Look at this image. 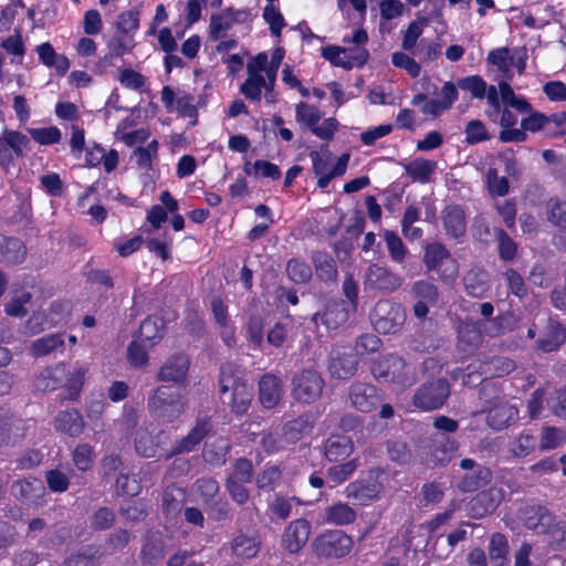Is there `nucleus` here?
I'll return each mask as SVG.
<instances>
[{
	"label": "nucleus",
	"mask_w": 566,
	"mask_h": 566,
	"mask_svg": "<svg viewBox=\"0 0 566 566\" xmlns=\"http://www.w3.org/2000/svg\"><path fill=\"white\" fill-rule=\"evenodd\" d=\"M384 480L385 473L381 470L371 471L368 479L349 483L346 488V495L348 499L366 505L377 500L382 493Z\"/></svg>",
	"instance_id": "12"
},
{
	"label": "nucleus",
	"mask_w": 566,
	"mask_h": 566,
	"mask_svg": "<svg viewBox=\"0 0 566 566\" xmlns=\"http://www.w3.org/2000/svg\"><path fill=\"white\" fill-rule=\"evenodd\" d=\"M496 238L500 258L505 261L513 260L517 250L516 243L503 229H496Z\"/></svg>",
	"instance_id": "61"
},
{
	"label": "nucleus",
	"mask_w": 566,
	"mask_h": 566,
	"mask_svg": "<svg viewBox=\"0 0 566 566\" xmlns=\"http://www.w3.org/2000/svg\"><path fill=\"white\" fill-rule=\"evenodd\" d=\"M147 407L154 418L169 423L185 412L186 401L179 391L161 385L149 394Z\"/></svg>",
	"instance_id": "2"
},
{
	"label": "nucleus",
	"mask_w": 566,
	"mask_h": 566,
	"mask_svg": "<svg viewBox=\"0 0 566 566\" xmlns=\"http://www.w3.org/2000/svg\"><path fill=\"white\" fill-rule=\"evenodd\" d=\"M355 518L356 512L346 503L331 505L324 511V520L329 524L346 525L353 523Z\"/></svg>",
	"instance_id": "38"
},
{
	"label": "nucleus",
	"mask_w": 566,
	"mask_h": 566,
	"mask_svg": "<svg viewBox=\"0 0 566 566\" xmlns=\"http://www.w3.org/2000/svg\"><path fill=\"white\" fill-rule=\"evenodd\" d=\"M53 424L56 431L70 437L80 436L85 426L82 415L76 409L61 411Z\"/></svg>",
	"instance_id": "21"
},
{
	"label": "nucleus",
	"mask_w": 566,
	"mask_h": 566,
	"mask_svg": "<svg viewBox=\"0 0 566 566\" xmlns=\"http://www.w3.org/2000/svg\"><path fill=\"white\" fill-rule=\"evenodd\" d=\"M64 337L63 334H50L34 340L31 345V354L35 357L46 356L57 348L63 347Z\"/></svg>",
	"instance_id": "43"
},
{
	"label": "nucleus",
	"mask_w": 566,
	"mask_h": 566,
	"mask_svg": "<svg viewBox=\"0 0 566 566\" xmlns=\"http://www.w3.org/2000/svg\"><path fill=\"white\" fill-rule=\"evenodd\" d=\"M244 170L249 175L270 178L272 180H277L281 177V170L279 166L266 160H256L252 168L247 167Z\"/></svg>",
	"instance_id": "57"
},
{
	"label": "nucleus",
	"mask_w": 566,
	"mask_h": 566,
	"mask_svg": "<svg viewBox=\"0 0 566 566\" xmlns=\"http://www.w3.org/2000/svg\"><path fill=\"white\" fill-rule=\"evenodd\" d=\"M465 291L473 297H483L490 289L489 274L480 269L470 270L463 277Z\"/></svg>",
	"instance_id": "33"
},
{
	"label": "nucleus",
	"mask_w": 566,
	"mask_h": 566,
	"mask_svg": "<svg viewBox=\"0 0 566 566\" xmlns=\"http://www.w3.org/2000/svg\"><path fill=\"white\" fill-rule=\"evenodd\" d=\"M403 283V279L389 268L377 263L370 264L364 273V287L366 291L390 294Z\"/></svg>",
	"instance_id": "8"
},
{
	"label": "nucleus",
	"mask_w": 566,
	"mask_h": 566,
	"mask_svg": "<svg viewBox=\"0 0 566 566\" xmlns=\"http://www.w3.org/2000/svg\"><path fill=\"white\" fill-rule=\"evenodd\" d=\"M537 446V439L528 431H523L509 443V451L514 458H525L531 454Z\"/></svg>",
	"instance_id": "39"
},
{
	"label": "nucleus",
	"mask_w": 566,
	"mask_h": 566,
	"mask_svg": "<svg viewBox=\"0 0 566 566\" xmlns=\"http://www.w3.org/2000/svg\"><path fill=\"white\" fill-rule=\"evenodd\" d=\"M322 114L317 107L300 102L295 107V119L298 124L310 128L319 123Z\"/></svg>",
	"instance_id": "47"
},
{
	"label": "nucleus",
	"mask_w": 566,
	"mask_h": 566,
	"mask_svg": "<svg viewBox=\"0 0 566 566\" xmlns=\"http://www.w3.org/2000/svg\"><path fill=\"white\" fill-rule=\"evenodd\" d=\"M548 220L557 227H566V201L551 200L548 202Z\"/></svg>",
	"instance_id": "64"
},
{
	"label": "nucleus",
	"mask_w": 566,
	"mask_h": 566,
	"mask_svg": "<svg viewBox=\"0 0 566 566\" xmlns=\"http://www.w3.org/2000/svg\"><path fill=\"white\" fill-rule=\"evenodd\" d=\"M44 488L38 479H25L15 481L11 486L12 494L21 501H32L40 496Z\"/></svg>",
	"instance_id": "37"
},
{
	"label": "nucleus",
	"mask_w": 566,
	"mask_h": 566,
	"mask_svg": "<svg viewBox=\"0 0 566 566\" xmlns=\"http://www.w3.org/2000/svg\"><path fill=\"white\" fill-rule=\"evenodd\" d=\"M313 262L317 276L323 281H333L337 275L336 263L332 256L324 252H316Z\"/></svg>",
	"instance_id": "46"
},
{
	"label": "nucleus",
	"mask_w": 566,
	"mask_h": 566,
	"mask_svg": "<svg viewBox=\"0 0 566 566\" xmlns=\"http://www.w3.org/2000/svg\"><path fill=\"white\" fill-rule=\"evenodd\" d=\"M249 17L248 10L226 9L210 18L209 33L213 40L226 36L227 31L238 22H244Z\"/></svg>",
	"instance_id": "15"
},
{
	"label": "nucleus",
	"mask_w": 566,
	"mask_h": 566,
	"mask_svg": "<svg viewBox=\"0 0 566 566\" xmlns=\"http://www.w3.org/2000/svg\"><path fill=\"white\" fill-rule=\"evenodd\" d=\"M60 386H66V366L57 364L43 370L35 380L39 390H54Z\"/></svg>",
	"instance_id": "26"
},
{
	"label": "nucleus",
	"mask_w": 566,
	"mask_h": 566,
	"mask_svg": "<svg viewBox=\"0 0 566 566\" xmlns=\"http://www.w3.org/2000/svg\"><path fill=\"white\" fill-rule=\"evenodd\" d=\"M406 174L415 182L428 184L438 168L436 160L416 158L403 166Z\"/></svg>",
	"instance_id": "27"
},
{
	"label": "nucleus",
	"mask_w": 566,
	"mask_h": 566,
	"mask_svg": "<svg viewBox=\"0 0 566 566\" xmlns=\"http://www.w3.org/2000/svg\"><path fill=\"white\" fill-rule=\"evenodd\" d=\"M311 533V524L298 518L291 522L282 535V545L291 554L300 552L307 543Z\"/></svg>",
	"instance_id": "16"
},
{
	"label": "nucleus",
	"mask_w": 566,
	"mask_h": 566,
	"mask_svg": "<svg viewBox=\"0 0 566 566\" xmlns=\"http://www.w3.org/2000/svg\"><path fill=\"white\" fill-rule=\"evenodd\" d=\"M423 262L428 270H436L441 279L453 281L458 276V262L441 243H430L424 249Z\"/></svg>",
	"instance_id": "9"
},
{
	"label": "nucleus",
	"mask_w": 566,
	"mask_h": 566,
	"mask_svg": "<svg viewBox=\"0 0 566 566\" xmlns=\"http://www.w3.org/2000/svg\"><path fill=\"white\" fill-rule=\"evenodd\" d=\"M281 479V471L277 467H266L256 476V486L261 490H273Z\"/></svg>",
	"instance_id": "62"
},
{
	"label": "nucleus",
	"mask_w": 566,
	"mask_h": 566,
	"mask_svg": "<svg viewBox=\"0 0 566 566\" xmlns=\"http://www.w3.org/2000/svg\"><path fill=\"white\" fill-rule=\"evenodd\" d=\"M370 321L378 333H396L406 321V311L400 304L382 300L376 303Z\"/></svg>",
	"instance_id": "7"
},
{
	"label": "nucleus",
	"mask_w": 566,
	"mask_h": 566,
	"mask_svg": "<svg viewBox=\"0 0 566 566\" xmlns=\"http://www.w3.org/2000/svg\"><path fill=\"white\" fill-rule=\"evenodd\" d=\"M410 293L417 301H424L429 304H436L439 297L437 286L426 280H419L415 282L411 286Z\"/></svg>",
	"instance_id": "49"
},
{
	"label": "nucleus",
	"mask_w": 566,
	"mask_h": 566,
	"mask_svg": "<svg viewBox=\"0 0 566 566\" xmlns=\"http://www.w3.org/2000/svg\"><path fill=\"white\" fill-rule=\"evenodd\" d=\"M484 336L482 331L481 321L478 322H463L459 327V340L468 347L478 346Z\"/></svg>",
	"instance_id": "44"
},
{
	"label": "nucleus",
	"mask_w": 566,
	"mask_h": 566,
	"mask_svg": "<svg viewBox=\"0 0 566 566\" xmlns=\"http://www.w3.org/2000/svg\"><path fill=\"white\" fill-rule=\"evenodd\" d=\"M488 61L497 66V69L504 73L506 80L512 78L511 67L513 65V59L509 56L507 49H497L491 51L488 55Z\"/></svg>",
	"instance_id": "56"
},
{
	"label": "nucleus",
	"mask_w": 566,
	"mask_h": 566,
	"mask_svg": "<svg viewBox=\"0 0 566 566\" xmlns=\"http://www.w3.org/2000/svg\"><path fill=\"white\" fill-rule=\"evenodd\" d=\"M369 38L366 30L356 29L352 35L343 39L345 46L329 45L322 49V56L329 61L334 66L352 70L364 66L369 53L366 44Z\"/></svg>",
	"instance_id": "1"
},
{
	"label": "nucleus",
	"mask_w": 566,
	"mask_h": 566,
	"mask_svg": "<svg viewBox=\"0 0 566 566\" xmlns=\"http://www.w3.org/2000/svg\"><path fill=\"white\" fill-rule=\"evenodd\" d=\"M263 19L270 25L271 33L275 36H280L282 29L285 27V22L279 8L273 4H268L263 10Z\"/></svg>",
	"instance_id": "60"
},
{
	"label": "nucleus",
	"mask_w": 566,
	"mask_h": 566,
	"mask_svg": "<svg viewBox=\"0 0 566 566\" xmlns=\"http://www.w3.org/2000/svg\"><path fill=\"white\" fill-rule=\"evenodd\" d=\"M353 547V541L342 531H329L313 542V549L318 556L339 558L347 555Z\"/></svg>",
	"instance_id": "13"
},
{
	"label": "nucleus",
	"mask_w": 566,
	"mask_h": 566,
	"mask_svg": "<svg viewBox=\"0 0 566 566\" xmlns=\"http://www.w3.org/2000/svg\"><path fill=\"white\" fill-rule=\"evenodd\" d=\"M509 543L504 535L495 533L489 543V557L493 566H506Z\"/></svg>",
	"instance_id": "42"
},
{
	"label": "nucleus",
	"mask_w": 566,
	"mask_h": 566,
	"mask_svg": "<svg viewBox=\"0 0 566 566\" xmlns=\"http://www.w3.org/2000/svg\"><path fill=\"white\" fill-rule=\"evenodd\" d=\"M504 499V491L499 486L490 489L476 494L470 502L471 516L481 518L493 513Z\"/></svg>",
	"instance_id": "14"
},
{
	"label": "nucleus",
	"mask_w": 566,
	"mask_h": 566,
	"mask_svg": "<svg viewBox=\"0 0 566 566\" xmlns=\"http://www.w3.org/2000/svg\"><path fill=\"white\" fill-rule=\"evenodd\" d=\"M40 61L48 67H54L56 73L64 75L70 69L69 59L55 52L51 43L45 42L36 46Z\"/></svg>",
	"instance_id": "29"
},
{
	"label": "nucleus",
	"mask_w": 566,
	"mask_h": 566,
	"mask_svg": "<svg viewBox=\"0 0 566 566\" xmlns=\"http://www.w3.org/2000/svg\"><path fill=\"white\" fill-rule=\"evenodd\" d=\"M266 53L261 52L253 56L247 64L248 77L241 84L240 92L250 101L259 102L262 91L265 90V99L269 103L274 101V84L270 85V78L266 77L264 69H266Z\"/></svg>",
	"instance_id": "4"
},
{
	"label": "nucleus",
	"mask_w": 566,
	"mask_h": 566,
	"mask_svg": "<svg viewBox=\"0 0 566 566\" xmlns=\"http://www.w3.org/2000/svg\"><path fill=\"white\" fill-rule=\"evenodd\" d=\"M311 421L307 416H301L292 421H289L283 427V437L289 442H296L303 434L307 433L311 429Z\"/></svg>",
	"instance_id": "48"
},
{
	"label": "nucleus",
	"mask_w": 566,
	"mask_h": 566,
	"mask_svg": "<svg viewBox=\"0 0 566 566\" xmlns=\"http://www.w3.org/2000/svg\"><path fill=\"white\" fill-rule=\"evenodd\" d=\"M261 548V541L255 533L240 532L232 539L231 549L233 554L241 558H253Z\"/></svg>",
	"instance_id": "25"
},
{
	"label": "nucleus",
	"mask_w": 566,
	"mask_h": 566,
	"mask_svg": "<svg viewBox=\"0 0 566 566\" xmlns=\"http://www.w3.org/2000/svg\"><path fill=\"white\" fill-rule=\"evenodd\" d=\"M371 373L377 380L395 384L401 388H409L417 381L415 367L392 354L377 359L373 364Z\"/></svg>",
	"instance_id": "3"
},
{
	"label": "nucleus",
	"mask_w": 566,
	"mask_h": 566,
	"mask_svg": "<svg viewBox=\"0 0 566 566\" xmlns=\"http://www.w3.org/2000/svg\"><path fill=\"white\" fill-rule=\"evenodd\" d=\"M324 380L318 373L305 369L292 379V395L301 402L310 403L321 397Z\"/></svg>",
	"instance_id": "11"
},
{
	"label": "nucleus",
	"mask_w": 566,
	"mask_h": 566,
	"mask_svg": "<svg viewBox=\"0 0 566 566\" xmlns=\"http://www.w3.org/2000/svg\"><path fill=\"white\" fill-rule=\"evenodd\" d=\"M210 431V423L206 419L197 420L195 427L184 439L179 440L174 447L168 458L171 455L188 453L192 451Z\"/></svg>",
	"instance_id": "20"
},
{
	"label": "nucleus",
	"mask_w": 566,
	"mask_h": 566,
	"mask_svg": "<svg viewBox=\"0 0 566 566\" xmlns=\"http://www.w3.org/2000/svg\"><path fill=\"white\" fill-rule=\"evenodd\" d=\"M492 479V472L489 468L479 465L472 473L464 474L458 482L460 491L469 493L486 485Z\"/></svg>",
	"instance_id": "35"
},
{
	"label": "nucleus",
	"mask_w": 566,
	"mask_h": 566,
	"mask_svg": "<svg viewBox=\"0 0 566 566\" xmlns=\"http://www.w3.org/2000/svg\"><path fill=\"white\" fill-rule=\"evenodd\" d=\"M220 394H229L228 405L237 415L248 411L252 400V388L238 377L231 366H222L220 371Z\"/></svg>",
	"instance_id": "5"
},
{
	"label": "nucleus",
	"mask_w": 566,
	"mask_h": 566,
	"mask_svg": "<svg viewBox=\"0 0 566 566\" xmlns=\"http://www.w3.org/2000/svg\"><path fill=\"white\" fill-rule=\"evenodd\" d=\"M516 418V408L512 405L501 402L489 410L486 416V423L495 430H501L509 426Z\"/></svg>",
	"instance_id": "31"
},
{
	"label": "nucleus",
	"mask_w": 566,
	"mask_h": 566,
	"mask_svg": "<svg viewBox=\"0 0 566 566\" xmlns=\"http://www.w3.org/2000/svg\"><path fill=\"white\" fill-rule=\"evenodd\" d=\"M515 367V363L509 357H494L480 366V375H483L485 378L502 377L512 373Z\"/></svg>",
	"instance_id": "41"
},
{
	"label": "nucleus",
	"mask_w": 566,
	"mask_h": 566,
	"mask_svg": "<svg viewBox=\"0 0 566 566\" xmlns=\"http://www.w3.org/2000/svg\"><path fill=\"white\" fill-rule=\"evenodd\" d=\"M190 361L182 354L166 359L157 374V380L163 382L184 384L187 380Z\"/></svg>",
	"instance_id": "17"
},
{
	"label": "nucleus",
	"mask_w": 566,
	"mask_h": 566,
	"mask_svg": "<svg viewBox=\"0 0 566 566\" xmlns=\"http://www.w3.org/2000/svg\"><path fill=\"white\" fill-rule=\"evenodd\" d=\"M286 273L295 283H306L312 277V269L305 262L293 259L287 262Z\"/></svg>",
	"instance_id": "54"
},
{
	"label": "nucleus",
	"mask_w": 566,
	"mask_h": 566,
	"mask_svg": "<svg viewBox=\"0 0 566 566\" xmlns=\"http://www.w3.org/2000/svg\"><path fill=\"white\" fill-rule=\"evenodd\" d=\"M522 518L527 528L538 533H549L554 523V515L544 506L532 505L524 509Z\"/></svg>",
	"instance_id": "19"
},
{
	"label": "nucleus",
	"mask_w": 566,
	"mask_h": 566,
	"mask_svg": "<svg viewBox=\"0 0 566 566\" xmlns=\"http://www.w3.org/2000/svg\"><path fill=\"white\" fill-rule=\"evenodd\" d=\"M382 237L386 242L390 259L394 262L401 264L408 254V249L403 244L400 237L390 230H385Z\"/></svg>",
	"instance_id": "45"
},
{
	"label": "nucleus",
	"mask_w": 566,
	"mask_h": 566,
	"mask_svg": "<svg viewBox=\"0 0 566 566\" xmlns=\"http://www.w3.org/2000/svg\"><path fill=\"white\" fill-rule=\"evenodd\" d=\"M565 442V434L562 429L556 427H543L541 432L539 449L552 450L558 448Z\"/></svg>",
	"instance_id": "51"
},
{
	"label": "nucleus",
	"mask_w": 566,
	"mask_h": 566,
	"mask_svg": "<svg viewBox=\"0 0 566 566\" xmlns=\"http://www.w3.org/2000/svg\"><path fill=\"white\" fill-rule=\"evenodd\" d=\"M349 399L359 411L370 412L381 401V395L374 385L357 382L350 387Z\"/></svg>",
	"instance_id": "18"
},
{
	"label": "nucleus",
	"mask_w": 566,
	"mask_h": 566,
	"mask_svg": "<svg viewBox=\"0 0 566 566\" xmlns=\"http://www.w3.org/2000/svg\"><path fill=\"white\" fill-rule=\"evenodd\" d=\"M357 368V360L350 353H340L334 350L329 361V373L333 377L338 379H346L352 377Z\"/></svg>",
	"instance_id": "23"
},
{
	"label": "nucleus",
	"mask_w": 566,
	"mask_h": 566,
	"mask_svg": "<svg viewBox=\"0 0 566 566\" xmlns=\"http://www.w3.org/2000/svg\"><path fill=\"white\" fill-rule=\"evenodd\" d=\"M450 395L449 384L446 379H437L423 384L415 394L413 406L423 411H431L442 407Z\"/></svg>",
	"instance_id": "10"
},
{
	"label": "nucleus",
	"mask_w": 566,
	"mask_h": 566,
	"mask_svg": "<svg viewBox=\"0 0 566 566\" xmlns=\"http://www.w3.org/2000/svg\"><path fill=\"white\" fill-rule=\"evenodd\" d=\"M464 134L465 143L469 145H475L491 138L485 125L479 119L468 122Z\"/></svg>",
	"instance_id": "52"
},
{
	"label": "nucleus",
	"mask_w": 566,
	"mask_h": 566,
	"mask_svg": "<svg viewBox=\"0 0 566 566\" xmlns=\"http://www.w3.org/2000/svg\"><path fill=\"white\" fill-rule=\"evenodd\" d=\"M484 336L499 337L512 332L516 326V318L511 313L497 315L491 319L481 321Z\"/></svg>",
	"instance_id": "28"
},
{
	"label": "nucleus",
	"mask_w": 566,
	"mask_h": 566,
	"mask_svg": "<svg viewBox=\"0 0 566 566\" xmlns=\"http://www.w3.org/2000/svg\"><path fill=\"white\" fill-rule=\"evenodd\" d=\"M133 49L130 41L124 36L115 35L107 43V54L104 60L111 62L114 57L123 56L129 53Z\"/></svg>",
	"instance_id": "59"
},
{
	"label": "nucleus",
	"mask_w": 566,
	"mask_h": 566,
	"mask_svg": "<svg viewBox=\"0 0 566 566\" xmlns=\"http://www.w3.org/2000/svg\"><path fill=\"white\" fill-rule=\"evenodd\" d=\"M378 8L380 15V32H389L391 28L388 25V22L400 18L406 9L405 4L400 0H381Z\"/></svg>",
	"instance_id": "36"
},
{
	"label": "nucleus",
	"mask_w": 566,
	"mask_h": 566,
	"mask_svg": "<svg viewBox=\"0 0 566 566\" xmlns=\"http://www.w3.org/2000/svg\"><path fill=\"white\" fill-rule=\"evenodd\" d=\"M281 379L274 375H264L259 382L260 401L265 408H273L282 397Z\"/></svg>",
	"instance_id": "22"
},
{
	"label": "nucleus",
	"mask_w": 566,
	"mask_h": 566,
	"mask_svg": "<svg viewBox=\"0 0 566 566\" xmlns=\"http://www.w3.org/2000/svg\"><path fill=\"white\" fill-rule=\"evenodd\" d=\"M354 450L352 440L346 436H332L325 442V455L329 461L347 458Z\"/></svg>",
	"instance_id": "34"
},
{
	"label": "nucleus",
	"mask_w": 566,
	"mask_h": 566,
	"mask_svg": "<svg viewBox=\"0 0 566 566\" xmlns=\"http://www.w3.org/2000/svg\"><path fill=\"white\" fill-rule=\"evenodd\" d=\"M94 462L93 448L87 443L76 446L73 451V463L81 471H87Z\"/></svg>",
	"instance_id": "58"
},
{
	"label": "nucleus",
	"mask_w": 566,
	"mask_h": 566,
	"mask_svg": "<svg viewBox=\"0 0 566 566\" xmlns=\"http://www.w3.org/2000/svg\"><path fill=\"white\" fill-rule=\"evenodd\" d=\"M27 254L23 242L17 238L0 235V261L17 264L24 260Z\"/></svg>",
	"instance_id": "30"
},
{
	"label": "nucleus",
	"mask_w": 566,
	"mask_h": 566,
	"mask_svg": "<svg viewBox=\"0 0 566 566\" xmlns=\"http://www.w3.org/2000/svg\"><path fill=\"white\" fill-rule=\"evenodd\" d=\"M536 319L537 322H534L528 328L527 336L534 338L538 335L537 348L544 353L557 350L566 340L565 328L558 322L548 318L545 314L541 317L538 316Z\"/></svg>",
	"instance_id": "6"
},
{
	"label": "nucleus",
	"mask_w": 566,
	"mask_h": 566,
	"mask_svg": "<svg viewBox=\"0 0 566 566\" xmlns=\"http://www.w3.org/2000/svg\"><path fill=\"white\" fill-rule=\"evenodd\" d=\"M164 335V323L158 317H147L139 327L138 338L153 347Z\"/></svg>",
	"instance_id": "40"
},
{
	"label": "nucleus",
	"mask_w": 566,
	"mask_h": 566,
	"mask_svg": "<svg viewBox=\"0 0 566 566\" xmlns=\"http://www.w3.org/2000/svg\"><path fill=\"white\" fill-rule=\"evenodd\" d=\"M485 177L491 196L504 197L509 193V180L506 177H500L496 169L490 168Z\"/></svg>",
	"instance_id": "55"
},
{
	"label": "nucleus",
	"mask_w": 566,
	"mask_h": 566,
	"mask_svg": "<svg viewBox=\"0 0 566 566\" xmlns=\"http://www.w3.org/2000/svg\"><path fill=\"white\" fill-rule=\"evenodd\" d=\"M347 318L348 313L345 307L339 303H332L326 306L324 312L314 314L312 321L316 325L322 323L328 329H334L345 323Z\"/></svg>",
	"instance_id": "32"
},
{
	"label": "nucleus",
	"mask_w": 566,
	"mask_h": 566,
	"mask_svg": "<svg viewBox=\"0 0 566 566\" xmlns=\"http://www.w3.org/2000/svg\"><path fill=\"white\" fill-rule=\"evenodd\" d=\"M458 86L469 92L473 98H483L486 93V82L479 75H470L459 80Z\"/></svg>",
	"instance_id": "53"
},
{
	"label": "nucleus",
	"mask_w": 566,
	"mask_h": 566,
	"mask_svg": "<svg viewBox=\"0 0 566 566\" xmlns=\"http://www.w3.org/2000/svg\"><path fill=\"white\" fill-rule=\"evenodd\" d=\"M442 221L449 237L460 238L465 233L467 222L461 207L448 206L442 212Z\"/></svg>",
	"instance_id": "24"
},
{
	"label": "nucleus",
	"mask_w": 566,
	"mask_h": 566,
	"mask_svg": "<svg viewBox=\"0 0 566 566\" xmlns=\"http://www.w3.org/2000/svg\"><path fill=\"white\" fill-rule=\"evenodd\" d=\"M149 344L139 338L134 339L127 348V358L132 366L143 367L148 363Z\"/></svg>",
	"instance_id": "50"
},
{
	"label": "nucleus",
	"mask_w": 566,
	"mask_h": 566,
	"mask_svg": "<svg viewBox=\"0 0 566 566\" xmlns=\"http://www.w3.org/2000/svg\"><path fill=\"white\" fill-rule=\"evenodd\" d=\"M135 448L138 454L150 458L156 452V444L147 430H138L135 438Z\"/></svg>",
	"instance_id": "63"
}]
</instances>
